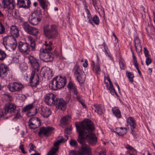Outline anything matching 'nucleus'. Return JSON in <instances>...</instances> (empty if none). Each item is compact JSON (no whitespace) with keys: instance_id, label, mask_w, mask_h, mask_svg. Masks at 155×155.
<instances>
[{"instance_id":"a19ab883","label":"nucleus","mask_w":155,"mask_h":155,"mask_svg":"<svg viewBox=\"0 0 155 155\" xmlns=\"http://www.w3.org/2000/svg\"><path fill=\"white\" fill-rule=\"evenodd\" d=\"M70 118V117L69 116H68L64 117H63L61 120V123L64 125L67 124Z\"/></svg>"},{"instance_id":"f3484780","label":"nucleus","mask_w":155,"mask_h":155,"mask_svg":"<svg viewBox=\"0 0 155 155\" xmlns=\"http://www.w3.org/2000/svg\"><path fill=\"white\" fill-rule=\"evenodd\" d=\"M56 79V82L57 85L58 89L63 87L67 83L66 77L65 76L62 77L60 76L59 78H55Z\"/></svg>"},{"instance_id":"ddd939ff","label":"nucleus","mask_w":155,"mask_h":155,"mask_svg":"<svg viewBox=\"0 0 155 155\" xmlns=\"http://www.w3.org/2000/svg\"><path fill=\"white\" fill-rule=\"evenodd\" d=\"M54 128L51 127H41L38 132L39 136H41L43 134L45 136H48L53 130Z\"/></svg>"},{"instance_id":"de8ad7c7","label":"nucleus","mask_w":155,"mask_h":155,"mask_svg":"<svg viewBox=\"0 0 155 155\" xmlns=\"http://www.w3.org/2000/svg\"><path fill=\"white\" fill-rule=\"evenodd\" d=\"M92 4L94 7L96 8V7L99 6L100 5V1L97 0H92Z\"/></svg>"},{"instance_id":"79ce46f5","label":"nucleus","mask_w":155,"mask_h":155,"mask_svg":"<svg viewBox=\"0 0 155 155\" xmlns=\"http://www.w3.org/2000/svg\"><path fill=\"white\" fill-rule=\"evenodd\" d=\"M2 98L6 101H11L12 100V97L9 94H4L2 95Z\"/></svg>"},{"instance_id":"864d4df0","label":"nucleus","mask_w":155,"mask_h":155,"mask_svg":"<svg viewBox=\"0 0 155 155\" xmlns=\"http://www.w3.org/2000/svg\"><path fill=\"white\" fill-rule=\"evenodd\" d=\"M87 20H88V22L91 24H92V21L91 20V15H87Z\"/></svg>"},{"instance_id":"f03ea898","label":"nucleus","mask_w":155,"mask_h":155,"mask_svg":"<svg viewBox=\"0 0 155 155\" xmlns=\"http://www.w3.org/2000/svg\"><path fill=\"white\" fill-rule=\"evenodd\" d=\"M3 44L6 49L10 51H14L16 47V41L12 36H7L3 38Z\"/></svg>"},{"instance_id":"58836bf2","label":"nucleus","mask_w":155,"mask_h":155,"mask_svg":"<svg viewBox=\"0 0 155 155\" xmlns=\"http://www.w3.org/2000/svg\"><path fill=\"white\" fill-rule=\"evenodd\" d=\"M69 144L71 147H74L75 148L78 147V143L76 140L71 139L69 140Z\"/></svg>"},{"instance_id":"20e7f679","label":"nucleus","mask_w":155,"mask_h":155,"mask_svg":"<svg viewBox=\"0 0 155 155\" xmlns=\"http://www.w3.org/2000/svg\"><path fill=\"white\" fill-rule=\"evenodd\" d=\"M22 27L25 31L28 34L33 35H37L38 34V29L31 26L27 22H24L22 24Z\"/></svg>"},{"instance_id":"7ed1b4c3","label":"nucleus","mask_w":155,"mask_h":155,"mask_svg":"<svg viewBox=\"0 0 155 155\" xmlns=\"http://www.w3.org/2000/svg\"><path fill=\"white\" fill-rule=\"evenodd\" d=\"M68 139V137L67 135H65L64 138L62 137H60L59 139L54 144V146L55 147L52 148L48 153V155H53L58 150V145L62 143L65 142Z\"/></svg>"},{"instance_id":"774afa93","label":"nucleus","mask_w":155,"mask_h":155,"mask_svg":"<svg viewBox=\"0 0 155 155\" xmlns=\"http://www.w3.org/2000/svg\"><path fill=\"white\" fill-rule=\"evenodd\" d=\"M104 52L105 53V52H107L108 51V48L107 47V46H106L105 45H104Z\"/></svg>"},{"instance_id":"a18cd8bd","label":"nucleus","mask_w":155,"mask_h":155,"mask_svg":"<svg viewBox=\"0 0 155 155\" xmlns=\"http://www.w3.org/2000/svg\"><path fill=\"white\" fill-rule=\"evenodd\" d=\"M6 54L4 51L0 50V60L3 61L6 57Z\"/></svg>"},{"instance_id":"dca6fc26","label":"nucleus","mask_w":155,"mask_h":155,"mask_svg":"<svg viewBox=\"0 0 155 155\" xmlns=\"http://www.w3.org/2000/svg\"><path fill=\"white\" fill-rule=\"evenodd\" d=\"M18 48L21 52L26 54L28 53L31 49L28 43L27 42L23 43L21 42L19 43Z\"/></svg>"},{"instance_id":"9b49d317","label":"nucleus","mask_w":155,"mask_h":155,"mask_svg":"<svg viewBox=\"0 0 155 155\" xmlns=\"http://www.w3.org/2000/svg\"><path fill=\"white\" fill-rule=\"evenodd\" d=\"M28 63L31 65V68L35 71H38L40 69L39 66L37 59L33 56L28 57Z\"/></svg>"},{"instance_id":"4468645a","label":"nucleus","mask_w":155,"mask_h":155,"mask_svg":"<svg viewBox=\"0 0 155 155\" xmlns=\"http://www.w3.org/2000/svg\"><path fill=\"white\" fill-rule=\"evenodd\" d=\"M9 72L7 66L3 63L0 64V77L2 78H5Z\"/></svg>"},{"instance_id":"2f4dec72","label":"nucleus","mask_w":155,"mask_h":155,"mask_svg":"<svg viewBox=\"0 0 155 155\" xmlns=\"http://www.w3.org/2000/svg\"><path fill=\"white\" fill-rule=\"evenodd\" d=\"M41 20L29 16L28 21L30 23L33 25H36L39 24Z\"/></svg>"},{"instance_id":"39448f33","label":"nucleus","mask_w":155,"mask_h":155,"mask_svg":"<svg viewBox=\"0 0 155 155\" xmlns=\"http://www.w3.org/2000/svg\"><path fill=\"white\" fill-rule=\"evenodd\" d=\"M104 82L107 89L110 91V94L112 95H117L112 82L109 77H104Z\"/></svg>"},{"instance_id":"680f3d73","label":"nucleus","mask_w":155,"mask_h":155,"mask_svg":"<svg viewBox=\"0 0 155 155\" xmlns=\"http://www.w3.org/2000/svg\"><path fill=\"white\" fill-rule=\"evenodd\" d=\"M80 103L82 105V106L84 108H86V106L85 105V104L84 103V101H81V102H80Z\"/></svg>"},{"instance_id":"4d7b16f0","label":"nucleus","mask_w":155,"mask_h":155,"mask_svg":"<svg viewBox=\"0 0 155 155\" xmlns=\"http://www.w3.org/2000/svg\"><path fill=\"white\" fill-rule=\"evenodd\" d=\"M88 64L87 62V59H85L84 60V62L83 64V66L84 68H87L88 66Z\"/></svg>"},{"instance_id":"393cba45","label":"nucleus","mask_w":155,"mask_h":155,"mask_svg":"<svg viewBox=\"0 0 155 155\" xmlns=\"http://www.w3.org/2000/svg\"><path fill=\"white\" fill-rule=\"evenodd\" d=\"M52 43L51 41L49 42L48 43L47 41H45L43 44V48L40 49V51L48 52L52 49Z\"/></svg>"},{"instance_id":"f8f14e48","label":"nucleus","mask_w":155,"mask_h":155,"mask_svg":"<svg viewBox=\"0 0 155 155\" xmlns=\"http://www.w3.org/2000/svg\"><path fill=\"white\" fill-rule=\"evenodd\" d=\"M39 77L35 72L33 71L31 74L30 82L31 86L36 87L39 84Z\"/></svg>"},{"instance_id":"09e8293b","label":"nucleus","mask_w":155,"mask_h":155,"mask_svg":"<svg viewBox=\"0 0 155 155\" xmlns=\"http://www.w3.org/2000/svg\"><path fill=\"white\" fill-rule=\"evenodd\" d=\"M5 31V28L2 24L0 22V34H3Z\"/></svg>"},{"instance_id":"aec40b11","label":"nucleus","mask_w":155,"mask_h":155,"mask_svg":"<svg viewBox=\"0 0 155 155\" xmlns=\"http://www.w3.org/2000/svg\"><path fill=\"white\" fill-rule=\"evenodd\" d=\"M126 122L127 127L129 128V126H130L132 131L136 127V124L135 120L133 117H129L127 118Z\"/></svg>"},{"instance_id":"412c9836","label":"nucleus","mask_w":155,"mask_h":155,"mask_svg":"<svg viewBox=\"0 0 155 155\" xmlns=\"http://www.w3.org/2000/svg\"><path fill=\"white\" fill-rule=\"evenodd\" d=\"M25 42L30 43V48L32 50L35 51V44L34 39L30 35L25 36Z\"/></svg>"},{"instance_id":"ea45409f","label":"nucleus","mask_w":155,"mask_h":155,"mask_svg":"<svg viewBox=\"0 0 155 155\" xmlns=\"http://www.w3.org/2000/svg\"><path fill=\"white\" fill-rule=\"evenodd\" d=\"M126 75L129 79L130 82H132L133 81V78L134 77V74L132 72H129L127 71L126 72Z\"/></svg>"},{"instance_id":"13d9d810","label":"nucleus","mask_w":155,"mask_h":155,"mask_svg":"<svg viewBox=\"0 0 155 155\" xmlns=\"http://www.w3.org/2000/svg\"><path fill=\"white\" fill-rule=\"evenodd\" d=\"M125 147L127 149L129 150L130 151L132 149L133 147L131 146L130 145L127 144L125 145Z\"/></svg>"},{"instance_id":"473e14b6","label":"nucleus","mask_w":155,"mask_h":155,"mask_svg":"<svg viewBox=\"0 0 155 155\" xmlns=\"http://www.w3.org/2000/svg\"><path fill=\"white\" fill-rule=\"evenodd\" d=\"M55 78H53L49 84V88L53 90H56L58 89L57 85L56 82Z\"/></svg>"},{"instance_id":"052dcab7","label":"nucleus","mask_w":155,"mask_h":155,"mask_svg":"<svg viewBox=\"0 0 155 155\" xmlns=\"http://www.w3.org/2000/svg\"><path fill=\"white\" fill-rule=\"evenodd\" d=\"M71 129L67 128L65 130V132L66 133H67L68 134H71Z\"/></svg>"},{"instance_id":"423d86ee","label":"nucleus","mask_w":155,"mask_h":155,"mask_svg":"<svg viewBox=\"0 0 155 155\" xmlns=\"http://www.w3.org/2000/svg\"><path fill=\"white\" fill-rule=\"evenodd\" d=\"M44 97L45 102L47 104L52 106L56 104L57 97L54 94H47L45 95Z\"/></svg>"},{"instance_id":"338daca9","label":"nucleus","mask_w":155,"mask_h":155,"mask_svg":"<svg viewBox=\"0 0 155 155\" xmlns=\"http://www.w3.org/2000/svg\"><path fill=\"white\" fill-rule=\"evenodd\" d=\"M105 53L107 56H108V57H111V54L109 51H108L107 52H105Z\"/></svg>"},{"instance_id":"bf43d9fd","label":"nucleus","mask_w":155,"mask_h":155,"mask_svg":"<svg viewBox=\"0 0 155 155\" xmlns=\"http://www.w3.org/2000/svg\"><path fill=\"white\" fill-rule=\"evenodd\" d=\"M130 151H131L132 152V154L133 155H135L137 153V151L136 149L134 148V147L132 148Z\"/></svg>"},{"instance_id":"49530a36","label":"nucleus","mask_w":155,"mask_h":155,"mask_svg":"<svg viewBox=\"0 0 155 155\" xmlns=\"http://www.w3.org/2000/svg\"><path fill=\"white\" fill-rule=\"evenodd\" d=\"M92 22H94L96 25H98L99 23V19L97 15H95L92 18Z\"/></svg>"},{"instance_id":"cd10ccee","label":"nucleus","mask_w":155,"mask_h":155,"mask_svg":"<svg viewBox=\"0 0 155 155\" xmlns=\"http://www.w3.org/2000/svg\"><path fill=\"white\" fill-rule=\"evenodd\" d=\"M94 106L95 108V112L99 115H101L105 112L104 107L101 105L96 104H94Z\"/></svg>"},{"instance_id":"b1692460","label":"nucleus","mask_w":155,"mask_h":155,"mask_svg":"<svg viewBox=\"0 0 155 155\" xmlns=\"http://www.w3.org/2000/svg\"><path fill=\"white\" fill-rule=\"evenodd\" d=\"M29 16L41 20L42 18L41 10L40 8H38L31 12Z\"/></svg>"},{"instance_id":"a878e982","label":"nucleus","mask_w":155,"mask_h":155,"mask_svg":"<svg viewBox=\"0 0 155 155\" xmlns=\"http://www.w3.org/2000/svg\"><path fill=\"white\" fill-rule=\"evenodd\" d=\"M19 30L18 27L15 25H13L10 28V33L12 36L14 37L18 38L19 36Z\"/></svg>"},{"instance_id":"2eb2a0df","label":"nucleus","mask_w":155,"mask_h":155,"mask_svg":"<svg viewBox=\"0 0 155 155\" xmlns=\"http://www.w3.org/2000/svg\"><path fill=\"white\" fill-rule=\"evenodd\" d=\"M40 74L42 77L47 78L48 79H50L53 76L52 70L48 67L43 68L40 72Z\"/></svg>"},{"instance_id":"603ef678","label":"nucleus","mask_w":155,"mask_h":155,"mask_svg":"<svg viewBox=\"0 0 155 155\" xmlns=\"http://www.w3.org/2000/svg\"><path fill=\"white\" fill-rule=\"evenodd\" d=\"M144 53L145 55V56L146 57H148L149 56H150V55L149 54V51L147 49L145 48L144 47Z\"/></svg>"},{"instance_id":"4be33fe9","label":"nucleus","mask_w":155,"mask_h":155,"mask_svg":"<svg viewBox=\"0 0 155 155\" xmlns=\"http://www.w3.org/2000/svg\"><path fill=\"white\" fill-rule=\"evenodd\" d=\"M16 106L12 104H7L4 107L5 113H4V116L6 115L7 113H12L14 112L15 110L16 109Z\"/></svg>"},{"instance_id":"a211bd4d","label":"nucleus","mask_w":155,"mask_h":155,"mask_svg":"<svg viewBox=\"0 0 155 155\" xmlns=\"http://www.w3.org/2000/svg\"><path fill=\"white\" fill-rule=\"evenodd\" d=\"M68 87L70 93H72L74 95L78 94V91L77 87L72 81H69L68 84Z\"/></svg>"},{"instance_id":"37998d69","label":"nucleus","mask_w":155,"mask_h":155,"mask_svg":"<svg viewBox=\"0 0 155 155\" xmlns=\"http://www.w3.org/2000/svg\"><path fill=\"white\" fill-rule=\"evenodd\" d=\"M28 68L27 64L24 62L21 63L20 65V70L22 72L28 69Z\"/></svg>"},{"instance_id":"6e6d98bb","label":"nucleus","mask_w":155,"mask_h":155,"mask_svg":"<svg viewBox=\"0 0 155 155\" xmlns=\"http://www.w3.org/2000/svg\"><path fill=\"white\" fill-rule=\"evenodd\" d=\"M19 149L21 150L22 152L24 153H26V152L25 151L24 146L23 145H21L19 147Z\"/></svg>"},{"instance_id":"c9c22d12","label":"nucleus","mask_w":155,"mask_h":155,"mask_svg":"<svg viewBox=\"0 0 155 155\" xmlns=\"http://www.w3.org/2000/svg\"><path fill=\"white\" fill-rule=\"evenodd\" d=\"M117 133L119 135L121 136L124 135L127 133V129L125 127H120L117 130Z\"/></svg>"},{"instance_id":"c03bdc74","label":"nucleus","mask_w":155,"mask_h":155,"mask_svg":"<svg viewBox=\"0 0 155 155\" xmlns=\"http://www.w3.org/2000/svg\"><path fill=\"white\" fill-rule=\"evenodd\" d=\"M119 64L120 68L123 70L125 68V64L124 61L123 59L120 58L119 60Z\"/></svg>"},{"instance_id":"5fc2aeb1","label":"nucleus","mask_w":155,"mask_h":155,"mask_svg":"<svg viewBox=\"0 0 155 155\" xmlns=\"http://www.w3.org/2000/svg\"><path fill=\"white\" fill-rule=\"evenodd\" d=\"M29 146L30 147V148L29 151V152H31V151L33 150H34V148L35 147V146L32 143H31L29 144Z\"/></svg>"},{"instance_id":"4c0bfd02","label":"nucleus","mask_w":155,"mask_h":155,"mask_svg":"<svg viewBox=\"0 0 155 155\" xmlns=\"http://www.w3.org/2000/svg\"><path fill=\"white\" fill-rule=\"evenodd\" d=\"M18 2L17 3V5L19 8H28L30 7H27V5L25 4V2L24 1L22 0H17Z\"/></svg>"},{"instance_id":"f257e3e1","label":"nucleus","mask_w":155,"mask_h":155,"mask_svg":"<svg viewBox=\"0 0 155 155\" xmlns=\"http://www.w3.org/2000/svg\"><path fill=\"white\" fill-rule=\"evenodd\" d=\"M44 32L45 35L49 38H54L58 34V27L54 24L50 26L46 25L44 28Z\"/></svg>"},{"instance_id":"3c124183","label":"nucleus","mask_w":155,"mask_h":155,"mask_svg":"<svg viewBox=\"0 0 155 155\" xmlns=\"http://www.w3.org/2000/svg\"><path fill=\"white\" fill-rule=\"evenodd\" d=\"M76 95L77 96V100L80 103L84 100L82 98V96L79 95L78 92V94Z\"/></svg>"},{"instance_id":"f704fd0d","label":"nucleus","mask_w":155,"mask_h":155,"mask_svg":"<svg viewBox=\"0 0 155 155\" xmlns=\"http://www.w3.org/2000/svg\"><path fill=\"white\" fill-rule=\"evenodd\" d=\"M39 3L40 5L44 9H45L47 8L48 6L49 5V3L47 0H38Z\"/></svg>"},{"instance_id":"9d476101","label":"nucleus","mask_w":155,"mask_h":155,"mask_svg":"<svg viewBox=\"0 0 155 155\" xmlns=\"http://www.w3.org/2000/svg\"><path fill=\"white\" fill-rule=\"evenodd\" d=\"M4 8H8L9 10L14 9L15 5L14 0H0Z\"/></svg>"},{"instance_id":"72a5a7b5","label":"nucleus","mask_w":155,"mask_h":155,"mask_svg":"<svg viewBox=\"0 0 155 155\" xmlns=\"http://www.w3.org/2000/svg\"><path fill=\"white\" fill-rule=\"evenodd\" d=\"M75 77L79 83H83L85 81L86 76L84 73L78 74Z\"/></svg>"},{"instance_id":"c85d7f7f","label":"nucleus","mask_w":155,"mask_h":155,"mask_svg":"<svg viewBox=\"0 0 155 155\" xmlns=\"http://www.w3.org/2000/svg\"><path fill=\"white\" fill-rule=\"evenodd\" d=\"M91 68L93 71L96 74H99L101 72L100 64H95L94 61H92L91 62Z\"/></svg>"},{"instance_id":"c756f323","label":"nucleus","mask_w":155,"mask_h":155,"mask_svg":"<svg viewBox=\"0 0 155 155\" xmlns=\"http://www.w3.org/2000/svg\"><path fill=\"white\" fill-rule=\"evenodd\" d=\"M41 115L44 117H48L51 114L50 109L48 108L43 107L41 108Z\"/></svg>"},{"instance_id":"7c9ffc66","label":"nucleus","mask_w":155,"mask_h":155,"mask_svg":"<svg viewBox=\"0 0 155 155\" xmlns=\"http://www.w3.org/2000/svg\"><path fill=\"white\" fill-rule=\"evenodd\" d=\"M74 70L75 76L84 73L82 67L78 65H76L74 66Z\"/></svg>"},{"instance_id":"e433bc0d","label":"nucleus","mask_w":155,"mask_h":155,"mask_svg":"<svg viewBox=\"0 0 155 155\" xmlns=\"http://www.w3.org/2000/svg\"><path fill=\"white\" fill-rule=\"evenodd\" d=\"M112 110L113 114L117 118H120V112L118 107H115L113 108Z\"/></svg>"},{"instance_id":"69168bd1","label":"nucleus","mask_w":155,"mask_h":155,"mask_svg":"<svg viewBox=\"0 0 155 155\" xmlns=\"http://www.w3.org/2000/svg\"><path fill=\"white\" fill-rule=\"evenodd\" d=\"M133 63L136 69L139 68L137 62H133Z\"/></svg>"},{"instance_id":"8fccbe9b","label":"nucleus","mask_w":155,"mask_h":155,"mask_svg":"<svg viewBox=\"0 0 155 155\" xmlns=\"http://www.w3.org/2000/svg\"><path fill=\"white\" fill-rule=\"evenodd\" d=\"M147 58L146 59V63L147 65H149L152 62L151 59L149 57V56L146 57Z\"/></svg>"},{"instance_id":"6e6552de","label":"nucleus","mask_w":155,"mask_h":155,"mask_svg":"<svg viewBox=\"0 0 155 155\" xmlns=\"http://www.w3.org/2000/svg\"><path fill=\"white\" fill-rule=\"evenodd\" d=\"M41 126V121L36 117H33L30 119L28 122L29 127L31 129H35Z\"/></svg>"},{"instance_id":"bb28decb","label":"nucleus","mask_w":155,"mask_h":155,"mask_svg":"<svg viewBox=\"0 0 155 155\" xmlns=\"http://www.w3.org/2000/svg\"><path fill=\"white\" fill-rule=\"evenodd\" d=\"M134 42L136 51L137 53H140L142 51V47L140 40L137 37H135L134 38Z\"/></svg>"},{"instance_id":"0eeeda50","label":"nucleus","mask_w":155,"mask_h":155,"mask_svg":"<svg viewBox=\"0 0 155 155\" xmlns=\"http://www.w3.org/2000/svg\"><path fill=\"white\" fill-rule=\"evenodd\" d=\"M23 85L20 83L15 82L8 85L9 90L12 92L19 91L23 88Z\"/></svg>"},{"instance_id":"0e129e2a","label":"nucleus","mask_w":155,"mask_h":155,"mask_svg":"<svg viewBox=\"0 0 155 155\" xmlns=\"http://www.w3.org/2000/svg\"><path fill=\"white\" fill-rule=\"evenodd\" d=\"M99 155H106V152L104 151L100 152L99 153Z\"/></svg>"},{"instance_id":"6ab92c4d","label":"nucleus","mask_w":155,"mask_h":155,"mask_svg":"<svg viewBox=\"0 0 155 155\" xmlns=\"http://www.w3.org/2000/svg\"><path fill=\"white\" fill-rule=\"evenodd\" d=\"M56 101V108L57 109L62 110H64L65 109L66 107V103L62 99L57 98Z\"/></svg>"},{"instance_id":"e2e57ef3","label":"nucleus","mask_w":155,"mask_h":155,"mask_svg":"<svg viewBox=\"0 0 155 155\" xmlns=\"http://www.w3.org/2000/svg\"><path fill=\"white\" fill-rule=\"evenodd\" d=\"M114 84H115V85L117 87L119 92H120V87L119 86L118 84V83L117 82H115V83Z\"/></svg>"},{"instance_id":"1a4fd4ad","label":"nucleus","mask_w":155,"mask_h":155,"mask_svg":"<svg viewBox=\"0 0 155 155\" xmlns=\"http://www.w3.org/2000/svg\"><path fill=\"white\" fill-rule=\"evenodd\" d=\"M39 58L41 60L47 62H51L53 59L52 55L48 52L40 51Z\"/></svg>"},{"instance_id":"5701e85b","label":"nucleus","mask_w":155,"mask_h":155,"mask_svg":"<svg viewBox=\"0 0 155 155\" xmlns=\"http://www.w3.org/2000/svg\"><path fill=\"white\" fill-rule=\"evenodd\" d=\"M34 108L33 104H31L25 106L24 107L23 110V111L25 112H28L29 113H32L31 115H35L38 112L37 108H35L34 112H30L32 109Z\"/></svg>"}]
</instances>
